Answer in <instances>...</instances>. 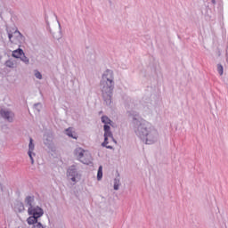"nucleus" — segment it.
Instances as JSON below:
<instances>
[{
  "label": "nucleus",
  "instance_id": "obj_1",
  "mask_svg": "<svg viewBox=\"0 0 228 228\" xmlns=\"http://www.w3.org/2000/svg\"><path fill=\"white\" fill-rule=\"evenodd\" d=\"M128 116L132 118L134 131L146 145H152L158 142L159 134L156 128L151 126L148 123L140 121V113L134 110L128 111Z\"/></svg>",
  "mask_w": 228,
  "mask_h": 228
},
{
  "label": "nucleus",
  "instance_id": "obj_2",
  "mask_svg": "<svg viewBox=\"0 0 228 228\" xmlns=\"http://www.w3.org/2000/svg\"><path fill=\"white\" fill-rule=\"evenodd\" d=\"M115 77H113V70L106 69L100 82L102 90V96L106 106L111 105V98L113 97V90H115Z\"/></svg>",
  "mask_w": 228,
  "mask_h": 228
},
{
  "label": "nucleus",
  "instance_id": "obj_3",
  "mask_svg": "<svg viewBox=\"0 0 228 228\" xmlns=\"http://www.w3.org/2000/svg\"><path fill=\"white\" fill-rule=\"evenodd\" d=\"M6 31L11 44H16L20 45L24 44V42H26V37H24V35H22V33H20L19 29L12 32L10 28H6Z\"/></svg>",
  "mask_w": 228,
  "mask_h": 228
},
{
  "label": "nucleus",
  "instance_id": "obj_4",
  "mask_svg": "<svg viewBox=\"0 0 228 228\" xmlns=\"http://www.w3.org/2000/svg\"><path fill=\"white\" fill-rule=\"evenodd\" d=\"M28 214L37 218H42V216H44V208L39 206L30 207L28 209Z\"/></svg>",
  "mask_w": 228,
  "mask_h": 228
},
{
  "label": "nucleus",
  "instance_id": "obj_5",
  "mask_svg": "<svg viewBox=\"0 0 228 228\" xmlns=\"http://www.w3.org/2000/svg\"><path fill=\"white\" fill-rule=\"evenodd\" d=\"M79 175L77 173V168L75 165L70 166L67 170V177L68 179H70L72 183H76V178Z\"/></svg>",
  "mask_w": 228,
  "mask_h": 228
},
{
  "label": "nucleus",
  "instance_id": "obj_6",
  "mask_svg": "<svg viewBox=\"0 0 228 228\" xmlns=\"http://www.w3.org/2000/svg\"><path fill=\"white\" fill-rule=\"evenodd\" d=\"M0 115L2 118H4V120H7V122H13V118H15V113L10 110H5L4 109L0 110Z\"/></svg>",
  "mask_w": 228,
  "mask_h": 228
},
{
  "label": "nucleus",
  "instance_id": "obj_7",
  "mask_svg": "<svg viewBox=\"0 0 228 228\" xmlns=\"http://www.w3.org/2000/svg\"><path fill=\"white\" fill-rule=\"evenodd\" d=\"M24 203L20 200H16L14 202V211L17 213H24L25 211Z\"/></svg>",
  "mask_w": 228,
  "mask_h": 228
},
{
  "label": "nucleus",
  "instance_id": "obj_8",
  "mask_svg": "<svg viewBox=\"0 0 228 228\" xmlns=\"http://www.w3.org/2000/svg\"><path fill=\"white\" fill-rule=\"evenodd\" d=\"M104 137L111 138L113 140V132H111V126L110 125L103 126Z\"/></svg>",
  "mask_w": 228,
  "mask_h": 228
},
{
  "label": "nucleus",
  "instance_id": "obj_9",
  "mask_svg": "<svg viewBox=\"0 0 228 228\" xmlns=\"http://www.w3.org/2000/svg\"><path fill=\"white\" fill-rule=\"evenodd\" d=\"M75 156L81 161L83 158H85V154H86V151L83 150L82 148H77L74 151Z\"/></svg>",
  "mask_w": 228,
  "mask_h": 228
},
{
  "label": "nucleus",
  "instance_id": "obj_10",
  "mask_svg": "<svg viewBox=\"0 0 228 228\" xmlns=\"http://www.w3.org/2000/svg\"><path fill=\"white\" fill-rule=\"evenodd\" d=\"M80 162L84 165H90V163H92V154L86 152Z\"/></svg>",
  "mask_w": 228,
  "mask_h": 228
},
{
  "label": "nucleus",
  "instance_id": "obj_11",
  "mask_svg": "<svg viewBox=\"0 0 228 228\" xmlns=\"http://www.w3.org/2000/svg\"><path fill=\"white\" fill-rule=\"evenodd\" d=\"M24 54V50H22V48H18L14 51H12V58H16L19 59L20 58L22 55Z\"/></svg>",
  "mask_w": 228,
  "mask_h": 228
},
{
  "label": "nucleus",
  "instance_id": "obj_12",
  "mask_svg": "<svg viewBox=\"0 0 228 228\" xmlns=\"http://www.w3.org/2000/svg\"><path fill=\"white\" fill-rule=\"evenodd\" d=\"M65 131L67 136H69V138H73V140H77V135L74 133L72 127H69Z\"/></svg>",
  "mask_w": 228,
  "mask_h": 228
},
{
  "label": "nucleus",
  "instance_id": "obj_13",
  "mask_svg": "<svg viewBox=\"0 0 228 228\" xmlns=\"http://www.w3.org/2000/svg\"><path fill=\"white\" fill-rule=\"evenodd\" d=\"M33 202H35V197L32 196H27L25 198V204L28 207V208H33Z\"/></svg>",
  "mask_w": 228,
  "mask_h": 228
},
{
  "label": "nucleus",
  "instance_id": "obj_14",
  "mask_svg": "<svg viewBox=\"0 0 228 228\" xmlns=\"http://www.w3.org/2000/svg\"><path fill=\"white\" fill-rule=\"evenodd\" d=\"M102 123L104 124V126H113V121L108 118V116H102L101 118Z\"/></svg>",
  "mask_w": 228,
  "mask_h": 228
},
{
  "label": "nucleus",
  "instance_id": "obj_15",
  "mask_svg": "<svg viewBox=\"0 0 228 228\" xmlns=\"http://www.w3.org/2000/svg\"><path fill=\"white\" fill-rule=\"evenodd\" d=\"M38 222V217L35 216H30L29 217H28L27 219V223L28 225H35Z\"/></svg>",
  "mask_w": 228,
  "mask_h": 228
},
{
  "label": "nucleus",
  "instance_id": "obj_16",
  "mask_svg": "<svg viewBox=\"0 0 228 228\" xmlns=\"http://www.w3.org/2000/svg\"><path fill=\"white\" fill-rule=\"evenodd\" d=\"M35 151V143H33V138H29V143H28V152H33Z\"/></svg>",
  "mask_w": 228,
  "mask_h": 228
},
{
  "label": "nucleus",
  "instance_id": "obj_17",
  "mask_svg": "<svg viewBox=\"0 0 228 228\" xmlns=\"http://www.w3.org/2000/svg\"><path fill=\"white\" fill-rule=\"evenodd\" d=\"M20 61H23V63H25L26 65H29V58H28L25 53H23V54L20 57Z\"/></svg>",
  "mask_w": 228,
  "mask_h": 228
},
{
  "label": "nucleus",
  "instance_id": "obj_18",
  "mask_svg": "<svg viewBox=\"0 0 228 228\" xmlns=\"http://www.w3.org/2000/svg\"><path fill=\"white\" fill-rule=\"evenodd\" d=\"M120 187V180L118 178L114 179V190L117 191Z\"/></svg>",
  "mask_w": 228,
  "mask_h": 228
},
{
  "label": "nucleus",
  "instance_id": "obj_19",
  "mask_svg": "<svg viewBox=\"0 0 228 228\" xmlns=\"http://www.w3.org/2000/svg\"><path fill=\"white\" fill-rule=\"evenodd\" d=\"M101 179H102V166L99 167L97 173V181H101Z\"/></svg>",
  "mask_w": 228,
  "mask_h": 228
},
{
  "label": "nucleus",
  "instance_id": "obj_20",
  "mask_svg": "<svg viewBox=\"0 0 228 228\" xmlns=\"http://www.w3.org/2000/svg\"><path fill=\"white\" fill-rule=\"evenodd\" d=\"M217 72L219 76H224V66L222 64H217Z\"/></svg>",
  "mask_w": 228,
  "mask_h": 228
},
{
  "label": "nucleus",
  "instance_id": "obj_21",
  "mask_svg": "<svg viewBox=\"0 0 228 228\" xmlns=\"http://www.w3.org/2000/svg\"><path fill=\"white\" fill-rule=\"evenodd\" d=\"M14 65L15 64L13 63L12 61L8 60L5 61V67H8L9 69H13Z\"/></svg>",
  "mask_w": 228,
  "mask_h": 228
},
{
  "label": "nucleus",
  "instance_id": "obj_22",
  "mask_svg": "<svg viewBox=\"0 0 228 228\" xmlns=\"http://www.w3.org/2000/svg\"><path fill=\"white\" fill-rule=\"evenodd\" d=\"M44 143L46 145V147H51V145H53V140L49 138L44 139Z\"/></svg>",
  "mask_w": 228,
  "mask_h": 228
},
{
  "label": "nucleus",
  "instance_id": "obj_23",
  "mask_svg": "<svg viewBox=\"0 0 228 228\" xmlns=\"http://www.w3.org/2000/svg\"><path fill=\"white\" fill-rule=\"evenodd\" d=\"M28 158L31 160V165H35V159H33V156H35L36 154L31 152V151H28Z\"/></svg>",
  "mask_w": 228,
  "mask_h": 228
},
{
  "label": "nucleus",
  "instance_id": "obj_24",
  "mask_svg": "<svg viewBox=\"0 0 228 228\" xmlns=\"http://www.w3.org/2000/svg\"><path fill=\"white\" fill-rule=\"evenodd\" d=\"M35 77H37V79H42V73L38 70H35Z\"/></svg>",
  "mask_w": 228,
  "mask_h": 228
},
{
  "label": "nucleus",
  "instance_id": "obj_25",
  "mask_svg": "<svg viewBox=\"0 0 228 228\" xmlns=\"http://www.w3.org/2000/svg\"><path fill=\"white\" fill-rule=\"evenodd\" d=\"M32 228H45V226H44V224H42L40 222H37L32 226Z\"/></svg>",
  "mask_w": 228,
  "mask_h": 228
},
{
  "label": "nucleus",
  "instance_id": "obj_26",
  "mask_svg": "<svg viewBox=\"0 0 228 228\" xmlns=\"http://www.w3.org/2000/svg\"><path fill=\"white\" fill-rule=\"evenodd\" d=\"M108 143H110V142H108V137H104V141L102 143V147H106Z\"/></svg>",
  "mask_w": 228,
  "mask_h": 228
},
{
  "label": "nucleus",
  "instance_id": "obj_27",
  "mask_svg": "<svg viewBox=\"0 0 228 228\" xmlns=\"http://www.w3.org/2000/svg\"><path fill=\"white\" fill-rule=\"evenodd\" d=\"M103 147H105L106 149H110V151L111 150H113V146H111V145H106V146H103Z\"/></svg>",
  "mask_w": 228,
  "mask_h": 228
},
{
  "label": "nucleus",
  "instance_id": "obj_28",
  "mask_svg": "<svg viewBox=\"0 0 228 228\" xmlns=\"http://www.w3.org/2000/svg\"><path fill=\"white\" fill-rule=\"evenodd\" d=\"M211 3H212L213 4H216V0H211Z\"/></svg>",
  "mask_w": 228,
  "mask_h": 228
},
{
  "label": "nucleus",
  "instance_id": "obj_29",
  "mask_svg": "<svg viewBox=\"0 0 228 228\" xmlns=\"http://www.w3.org/2000/svg\"><path fill=\"white\" fill-rule=\"evenodd\" d=\"M37 106H40V103H35L34 108H37Z\"/></svg>",
  "mask_w": 228,
  "mask_h": 228
},
{
  "label": "nucleus",
  "instance_id": "obj_30",
  "mask_svg": "<svg viewBox=\"0 0 228 228\" xmlns=\"http://www.w3.org/2000/svg\"><path fill=\"white\" fill-rule=\"evenodd\" d=\"M112 142H114V143H117V140H115V137H113V139H111Z\"/></svg>",
  "mask_w": 228,
  "mask_h": 228
},
{
  "label": "nucleus",
  "instance_id": "obj_31",
  "mask_svg": "<svg viewBox=\"0 0 228 228\" xmlns=\"http://www.w3.org/2000/svg\"><path fill=\"white\" fill-rule=\"evenodd\" d=\"M45 22L46 24H49V21L47 20V16H45Z\"/></svg>",
  "mask_w": 228,
  "mask_h": 228
},
{
  "label": "nucleus",
  "instance_id": "obj_32",
  "mask_svg": "<svg viewBox=\"0 0 228 228\" xmlns=\"http://www.w3.org/2000/svg\"><path fill=\"white\" fill-rule=\"evenodd\" d=\"M59 28H61V25H60V23H59Z\"/></svg>",
  "mask_w": 228,
  "mask_h": 228
},
{
  "label": "nucleus",
  "instance_id": "obj_33",
  "mask_svg": "<svg viewBox=\"0 0 228 228\" xmlns=\"http://www.w3.org/2000/svg\"><path fill=\"white\" fill-rule=\"evenodd\" d=\"M0 186H2V184H0Z\"/></svg>",
  "mask_w": 228,
  "mask_h": 228
}]
</instances>
